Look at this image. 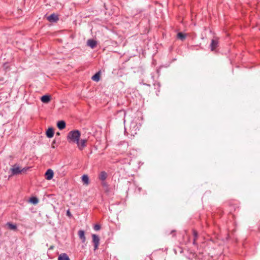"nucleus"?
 I'll list each match as a JSON object with an SVG mask.
<instances>
[{
    "mask_svg": "<svg viewBox=\"0 0 260 260\" xmlns=\"http://www.w3.org/2000/svg\"><path fill=\"white\" fill-rule=\"evenodd\" d=\"M175 232H176V231L175 230H172L171 232H170L168 234V235L172 234L173 235V237H174V236H175Z\"/></svg>",
    "mask_w": 260,
    "mask_h": 260,
    "instance_id": "obj_25",
    "label": "nucleus"
},
{
    "mask_svg": "<svg viewBox=\"0 0 260 260\" xmlns=\"http://www.w3.org/2000/svg\"><path fill=\"white\" fill-rule=\"evenodd\" d=\"M78 236L81 240L82 243H85L86 241V237L85 236V232L83 230H80L78 232Z\"/></svg>",
    "mask_w": 260,
    "mask_h": 260,
    "instance_id": "obj_11",
    "label": "nucleus"
},
{
    "mask_svg": "<svg viewBox=\"0 0 260 260\" xmlns=\"http://www.w3.org/2000/svg\"><path fill=\"white\" fill-rule=\"evenodd\" d=\"M87 142V139L86 138L82 139L81 140H79L78 143H77L76 144L79 150H82L85 147H86Z\"/></svg>",
    "mask_w": 260,
    "mask_h": 260,
    "instance_id": "obj_4",
    "label": "nucleus"
},
{
    "mask_svg": "<svg viewBox=\"0 0 260 260\" xmlns=\"http://www.w3.org/2000/svg\"><path fill=\"white\" fill-rule=\"evenodd\" d=\"M219 46V39L218 38H215L211 40L210 45V49L212 51H216V48Z\"/></svg>",
    "mask_w": 260,
    "mask_h": 260,
    "instance_id": "obj_2",
    "label": "nucleus"
},
{
    "mask_svg": "<svg viewBox=\"0 0 260 260\" xmlns=\"http://www.w3.org/2000/svg\"><path fill=\"white\" fill-rule=\"evenodd\" d=\"M67 214L68 216H69V217H71L72 216V214L71 213H70V211L69 210H68L67 212Z\"/></svg>",
    "mask_w": 260,
    "mask_h": 260,
    "instance_id": "obj_26",
    "label": "nucleus"
},
{
    "mask_svg": "<svg viewBox=\"0 0 260 260\" xmlns=\"http://www.w3.org/2000/svg\"><path fill=\"white\" fill-rule=\"evenodd\" d=\"M3 68L5 70H9L10 67L9 66V64L8 63H4L3 64Z\"/></svg>",
    "mask_w": 260,
    "mask_h": 260,
    "instance_id": "obj_22",
    "label": "nucleus"
},
{
    "mask_svg": "<svg viewBox=\"0 0 260 260\" xmlns=\"http://www.w3.org/2000/svg\"><path fill=\"white\" fill-rule=\"evenodd\" d=\"M54 173L51 169H48L45 174V178L47 180H51L53 177Z\"/></svg>",
    "mask_w": 260,
    "mask_h": 260,
    "instance_id": "obj_7",
    "label": "nucleus"
},
{
    "mask_svg": "<svg viewBox=\"0 0 260 260\" xmlns=\"http://www.w3.org/2000/svg\"><path fill=\"white\" fill-rule=\"evenodd\" d=\"M11 171L12 175H17L21 174V168L17 164H15L13 166V167L11 169Z\"/></svg>",
    "mask_w": 260,
    "mask_h": 260,
    "instance_id": "obj_5",
    "label": "nucleus"
},
{
    "mask_svg": "<svg viewBox=\"0 0 260 260\" xmlns=\"http://www.w3.org/2000/svg\"><path fill=\"white\" fill-rule=\"evenodd\" d=\"M82 180L86 184L89 183V177L87 175H83L82 176Z\"/></svg>",
    "mask_w": 260,
    "mask_h": 260,
    "instance_id": "obj_19",
    "label": "nucleus"
},
{
    "mask_svg": "<svg viewBox=\"0 0 260 260\" xmlns=\"http://www.w3.org/2000/svg\"><path fill=\"white\" fill-rule=\"evenodd\" d=\"M6 225L8 226L9 229L13 230V231H16L17 230V226L16 224H13L11 222H8L6 223Z\"/></svg>",
    "mask_w": 260,
    "mask_h": 260,
    "instance_id": "obj_16",
    "label": "nucleus"
},
{
    "mask_svg": "<svg viewBox=\"0 0 260 260\" xmlns=\"http://www.w3.org/2000/svg\"><path fill=\"white\" fill-rule=\"evenodd\" d=\"M91 236L92 238V242L94 245V250L95 251L98 249L100 244V239L99 237L96 234H92Z\"/></svg>",
    "mask_w": 260,
    "mask_h": 260,
    "instance_id": "obj_3",
    "label": "nucleus"
},
{
    "mask_svg": "<svg viewBox=\"0 0 260 260\" xmlns=\"http://www.w3.org/2000/svg\"><path fill=\"white\" fill-rule=\"evenodd\" d=\"M192 235H193V244L194 245H197V243L196 241L197 240L198 236H199L198 233L196 230L193 229V230H192Z\"/></svg>",
    "mask_w": 260,
    "mask_h": 260,
    "instance_id": "obj_14",
    "label": "nucleus"
},
{
    "mask_svg": "<svg viewBox=\"0 0 260 260\" xmlns=\"http://www.w3.org/2000/svg\"><path fill=\"white\" fill-rule=\"evenodd\" d=\"M58 260H70V258L67 253H62L58 256Z\"/></svg>",
    "mask_w": 260,
    "mask_h": 260,
    "instance_id": "obj_15",
    "label": "nucleus"
},
{
    "mask_svg": "<svg viewBox=\"0 0 260 260\" xmlns=\"http://www.w3.org/2000/svg\"><path fill=\"white\" fill-rule=\"evenodd\" d=\"M42 102L48 103L51 100V96L49 95H44L41 98Z\"/></svg>",
    "mask_w": 260,
    "mask_h": 260,
    "instance_id": "obj_13",
    "label": "nucleus"
},
{
    "mask_svg": "<svg viewBox=\"0 0 260 260\" xmlns=\"http://www.w3.org/2000/svg\"><path fill=\"white\" fill-rule=\"evenodd\" d=\"M81 137V133L79 130H73L70 131L67 136V140L71 143H78V141Z\"/></svg>",
    "mask_w": 260,
    "mask_h": 260,
    "instance_id": "obj_1",
    "label": "nucleus"
},
{
    "mask_svg": "<svg viewBox=\"0 0 260 260\" xmlns=\"http://www.w3.org/2000/svg\"><path fill=\"white\" fill-rule=\"evenodd\" d=\"M138 191H139V192H140V191H141V190H142V188H141V187H139V188H138Z\"/></svg>",
    "mask_w": 260,
    "mask_h": 260,
    "instance_id": "obj_28",
    "label": "nucleus"
},
{
    "mask_svg": "<svg viewBox=\"0 0 260 260\" xmlns=\"http://www.w3.org/2000/svg\"><path fill=\"white\" fill-rule=\"evenodd\" d=\"M91 79L93 81L98 82L100 79V73L98 72L95 73L92 77Z\"/></svg>",
    "mask_w": 260,
    "mask_h": 260,
    "instance_id": "obj_18",
    "label": "nucleus"
},
{
    "mask_svg": "<svg viewBox=\"0 0 260 260\" xmlns=\"http://www.w3.org/2000/svg\"><path fill=\"white\" fill-rule=\"evenodd\" d=\"M101 225L100 224H95L94 226V230H95V231H98V230H100L101 229Z\"/></svg>",
    "mask_w": 260,
    "mask_h": 260,
    "instance_id": "obj_24",
    "label": "nucleus"
},
{
    "mask_svg": "<svg viewBox=\"0 0 260 260\" xmlns=\"http://www.w3.org/2000/svg\"><path fill=\"white\" fill-rule=\"evenodd\" d=\"M56 135L59 136L60 135V133L59 132H57L56 133Z\"/></svg>",
    "mask_w": 260,
    "mask_h": 260,
    "instance_id": "obj_29",
    "label": "nucleus"
},
{
    "mask_svg": "<svg viewBox=\"0 0 260 260\" xmlns=\"http://www.w3.org/2000/svg\"><path fill=\"white\" fill-rule=\"evenodd\" d=\"M66 126V122L64 120L58 121L57 123V126L60 130H62L65 128Z\"/></svg>",
    "mask_w": 260,
    "mask_h": 260,
    "instance_id": "obj_10",
    "label": "nucleus"
},
{
    "mask_svg": "<svg viewBox=\"0 0 260 260\" xmlns=\"http://www.w3.org/2000/svg\"><path fill=\"white\" fill-rule=\"evenodd\" d=\"M58 15L53 13L48 16L47 20L50 22H56L58 20Z\"/></svg>",
    "mask_w": 260,
    "mask_h": 260,
    "instance_id": "obj_6",
    "label": "nucleus"
},
{
    "mask_svg": "<svg viewBox=\"0 0 260 260\" xmlns=\"http://www.w3.org/2000/svg\"><path fill=\"white\" fill-rule=\"evenodd\" d=\"M87 44L88 46L93 49L96 46L97 42L93 39H89L88 40Z\"/></svg>",
    "mask_w": 260,
    "mask_h": 260,
    "instance_id": "obj_9",
    "label": "nucleus"
},
{
    "mask_svg": "<svg viewBox=\"0 0 260 260\" xmlns=\"http://www.w3.org/2000/svg\"><path fill=\"white\" fill-rule=\"evenodd\" d=\"M29 168V167H24L23 169H21V174L25 173Z\"/></svg>",
    "mask_w": 260,
    "mask_h": 260,
    "instance_id": "obj_23",
    "label": "nucleus"
},
{
    "mask_svg": "<svg viewBox=\"0 0 260 260\" xmlns=\"http://www.w3.org/2000/svg\"><path fill=\"white\" fill-rule=\"evenodd\" d=\"M29 202L35 205L37 204L39 202V199L36 197H32L29 199Z\"/></svg>",
    "mask_w": 260,
    "mask_h": 260,
    "instance_id": "obj_20",
    "label": "nucleus"
},
{
    "mask_svg": "<svg viewBox=\"0 0 260 260\" xmlns=\"http://www.w3.org/2000/svg\"><path fill=\"white\" fill-rule=\"evenodd\" d=\"M54 134V129L52 127H49L46 132V135L48 138H51Z\"/></svg>",
    "mask_w": 260,
    "mask_h": 260,
    "instance_id": "obj_8",
    "label": "nucleus"
},
{
    "mask_svg": "<svg viewBox=\"0 0 260 260\" xmlns=\"http://www.w3.org/2000/svg\"><path fill=\"white\" fill-rule=\"evenodd\" d=\"M108 175L105 171H102L99 175V179L101 181H105L107 178Z\"/></svg>",
    "mask_w": 260,
    "mask_h": 260,
    "instance_id": "obj_12",
    "label": "nucleus"
},
{
    "mask_svg": "<svg viewBox=\"0 0 260 260\" xmlns=\"http://www.w3.org/2000/svg\"><path fill=\"white\" fill-rule=\"evenodd\" d=\"M101 184L102 186L105 188L106 191L108 190V185L105 181H102Z\"/></svg>",
    "mask_w": 260,
    "mask_h": 260,
    "instance_id": "obj_21",
    "label": "nucleus"
},
{
    "mask_svg": "<svg viewBox=\"0 0 260 260\" xmlns=\"http://www.w3.org/2000/svg\"><path fill=\"white\" fill-rule=\"evenodd\" d=\"M53 248V246H51L50 247V249H52Z\"/></svg>",
    "mask_w": 260,
    "mask_h": 260,
    "instance_id": "obj_30",
    "label": "nucleus"
},
{
    "mask_svg": "<svg viewBox=\"0 0 260 260\" xmlns=\"http://www.w3.org/2000/svg\"><path fill=\"white\" fill-rule=\"evenodd\" d=\"M186 37V35L182 32H179L177 34V38L181 41H184Z\"/></svg>",
    "mask_w": 260,
    "mask_h": 260,
    "instance_id": "obj_17",
    "label": "nucleus"
},
{
    "mask_svg": "<svg viewBox=\"0 0 260 260\" xmlns=\"http://www.w3.org/2000/svg\"><path fill=\"white\" fill-rule=\"evenodd\" d=\"M55 141L54 140L53 142H52V147L54 148H55V146L53 145V144H55Z\"/></svg>",
    "mask_w": 260,
    "mask_h": 260,
    "instance_id": "obj_27",
    "label": "nucleus"
}]
</instances>
